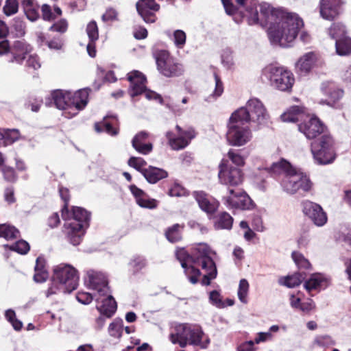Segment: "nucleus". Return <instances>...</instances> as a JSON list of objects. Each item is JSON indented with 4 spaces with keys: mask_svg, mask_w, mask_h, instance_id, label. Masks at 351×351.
Segmentation results:
<instances>
[{
    "mask_svg": "<svg viewBox=\"0 0 351 351\" xmlns=\"http://www.w3.org/2000/svg\"><path fill=\"white\" fill-rule=\"evenodd\" d=\"M226 12L234 16L245 11L250 25L259 24L268 27L270 41L283 47L290 44L297 37L303 27L302 19L295 13L283 8H274L267 3H258V0H221Z\"/></svg>",
    "mask_w": 351,
    "mask_h": 351,
    "instance_id": "1",
    "label": "nucleus"
},
{
    "mask_svg": "<svg viewBox=\"0 0 351 351\" xmlns=\"http://www.w3.org/2000/svg\"><path fill=\"white\" fill-rule=\"evenodd\" d=\"M216 253L208 244L199 243L193 245L190 250L185 248L177 250L176 255L181 263L184 274L189 281L193 285L199 282L202 275L200 270L196 267H200L205 272L200 283L202 286H208L211 281L217 276V269L213 256Z\"/></svg>",
    "mask_w": 351,
    "mask_h": 351,
    "instance_id": "2",
    "label": "nucleus"
},
{
    "mask_svg": "<svg viewBox=\"0 0 351 351\" xmlns=\"http://www.w3.org/2000/svg\"><path fill=\"white\" fill-rule=\"evenodd\" d=\"M219 182L227 186L228 194L222 198L226 208L233 210H251L255 206L254 202L241 189H236L243 183V177H219Z\"/></svg>",
    "mask_w": 351,
    "mask_h": 351,
    "instance_id": "3",
    "label": "nucleus"
},
{
    "mask_svg": "<svg viewBox=\"0 0 351 351\" xmlns=\"http://www.w3.org/2000/svg\"><path fill=\"white\" fill-rule=\"evenodd\" d=\"M79 275L77 269L69 264L61 263L54 267L49 287L46 296L59 293H71L77 289Z\"/></svg>",
    "mask_w": 351,
    "mask_h": 351,
    "instance_id": "4",
    "label": "nucleus"
},
{
    "mask_svg": "<svg viewBox=\"0 0 351 351\" xmlns=\"http://www.w3.org/2000/svg\"><path fill=\"white\" fill-rule=\"evenodd\" d=\"M90 215L82 207L73 206L69 211V219L65 221L64 228L68 241L73 245H79L89 226Z\"/></svg>",
    "mask_w": 351,
    "mask_h": 351,
    "instance_id": "5",
    "label": "nucleus"
},
{
    "mask_svg": "<svg viewBox=\"0 0 351 351\" xmlns=\"http://www.w3.org/2000/svg\"><path fill=\"white\" fill-rule=\"evenodd\" d=\"M157 69L159 73L166 77H176L183 75L184 67L183 64L168 50L156 49L153 53Z\"/></svg>",
    "mask_w": 351,
    "mask_h": 351,
    "instance_id": "6",
    "label": "nucleus"
},
{
    "mask_svg": "<svg viewBox=\"0 0 351 351\" xmlns=\"http://www.w3.org/2000/svg\"><path fill=\"white\" fill-rule=\"evenodd\" d=\"M263 72L276 89L285 92L291 91L295 77L287 68L271 64L265 66Z\"/></svg>",
    "mask_w": 351,
    "mask_h": 351,
    "instance_id": "7",
    "label": "nucleus"
},
{
    "mask_svg": "<svg viewBox=\"0 0 351 351\" xmlns=\"http://www.w3.org/2000/svg\"><path fill=\"white\" fill-rule=\"evenodd\" d=\"M252 137L249 124L232 113L228 123L226 139L228 144L240 147L248 143Z\"/></svg>",
    "mask_w": 351,
    "mask_h": 351,
    "instance_id": "8",
    "label": "nucleus"
},
{
    "mask_svg": "<svg viewBox=\"0 0 351 351\" xmlns=\"http://www.w3.org/2000/svg\"><path fill=\"white\" fill-rule=\"evenodd\" d=\"M233 113L247 124L251 122L256 123L257 128L265 123L268 117L264 105L256 98L250 99L245 107L240 108Z\"/></svg>",
    "mask_w": 351,
    "mask_h": 351,
    "instance_id": "9",
    "label": "nucleus"
},
{
    "mask_svg": "<svg viewBox=\"0 0 351 351\" xmlns=\"http://www.w3.org/2000/svg\"><path fill=\"white\" fill-rule=\"evenodd\" d=\"M311 149L315 160L320 165L331 163L335 158V141L328 134L312 142Z\"/></svg>",
    "mask_w": 351,
    "mask_h": 351,
    "instance_id": "10",
    "label": "nucleus"
},
{
    "mask_svg": "<svg viewBox=\"0 0 351 351\" xmlns=\"http://www.w3.org/2000/svg\"><path fill=\"white\" fill-rule=\"evenodd\" d=\"M176 130L178 135L172 131H168L165 136L171 149L178 151L186 148L191 143L195 137V132L193 128L184 130L178 125L176 126Z\"/></svg>",
    "mask_w": 351,
    "mask_h": 351,
    "instance_id": "11",
    "label": "nucleus"
},
{
    "mask_svg": "<svg viewBox=\"0 0 351 351\" xmlns=\"http://www.w3.org/2000/svg\"><path fill=\"white\" fill-rule=\"evenodd\" d=\"M298 130L308 139H315L320 135L326 134L327 128L317 117L308 114L302 122L298 124Z\"/></svg>",
    "mask_w": 351,
    "mask_h": 351,
    "instance_id": "12",
    "label": "nucleus"
},
{
    "mask_svg": "<svg viewBox=\"0 0 351 351\" xmlns=\"http://www.w3.org/2000/svg\"><path fill=\"white\" fill-rule=\"evenodd\" d=\"M322 61L319 53L310 51L302 56L296 62L295 70L300 75L308 74L314 68L321 66Z\"/></svg>",
    "mask_w": 351,
    "mask_h": 351,
    "instance_id": "13",
    "label": "nucleus"
},
{
    "mask_svg": "<svg viewBox=\"0 0 351 351\" xmlns=\"http://www.w3.org/2000/svg\"><path fill=\"white\" fill-rule=\"evenodd\" d=\"M279 180L284 191L289 193H295L299 190L308 191L312 183L308 177H281Z\"/></svg>",
    "mask_w": 351,
    "mask_h": 351,
    "instance_id": "14",
    "label": "nucleus"
},
{
    "mask_svg": "<svg viewBox=\"0 0 351 351\" xmlns=\"http://www.w3.org/2000/svg\"><path fill=\"white\" fill-rule=\"evenodd\" d=\"M303 212L317 226H323L327 222L326 213L317 204L309 201L304 202Z\"/></svg>",
    "mask_w": 351,
    "mask_h": 351,
    "instance_id": "15",
    "label": "nucleus"
},
{
    "mask_svg": "<svg viewBox=\"0 0 351 351\" xmlns=\"http://www.w3.org/2000/svg\"><path fill=\"white\" fill-rule=\"evenodd\" d=\"M127 80L130 84L129 93L132 97L140 95L146 90L147 79L141 71L134 70L128 73Z\"/></svg>",
    "mask_w": 351,
    "mask_h": 351,
    "instance_id": "16",
    "label": "nucleus"
},
{
    "mask_svg": "<svg viewBox=\"0 0 351 351\" xmlns=\"http://www.w3.org/2000/svg\"><path fill=\"white\" fill-rule=\"evenodd\" d=\"M87 282L90 289L97 291V294L107 295L110 292L106 276L99 271L88 270Z\"/></svg>",
    "mask_w": 351,
    "mask_h": 351,
    "instance_id": "17",
    "label": "nucleus"
},
{
    "mask_svg": "<svg viewBox=\"0 0 351 351\" xmlns=\"http://www.w3.org/2000/svg\"><path fill=\"white\" fill-rule=\"evenodd\" d=\"M266 170L269 173L279 176H305L300 169L294 167L283 158H281L278 162H273Z\"/></svg>",
    "mask_w": 351,
    "mask_h": 351,
    "instance_id": "18",
    "label": "nucleus"
},
{
    "mask_svg": "<svg viewBox=\"0 0 351 351\" xmlns=\"http://www.w3.org/2000/svg\"><path fill=\"white\" fill-rule=\"evenodd\" d=\"M95 300L97 303V309L104 315L106 317H112L117 311V304L110 291L107 295H95Z\"/></svg>",
    "mask_w": 351,
    "mask_h": 351,
    "instance_id": "19",
    "label": "nucleus"
},
{
    "mask_svg": "<svg viewBox=\"0 0 351 351\" xmlns=\"http://www.w3.org/2000/svg\"><path fill=\"white\" fill-rule=\"evenodd\" d=\"M90 89L88 88L80 89L75 93L68 92L69 109L74 110V114L82 110L88 104Z\"/></svg>",
    "mask_w": 351,
    "mask_h": 351,
    "instance_id": "20",
    "label": "nucleus"
},
{
    "mask_svg": "<svg viewBox=\"0 0 351 351\" xmlns=\"http://www.w3.org/2000/svg\"><path fill=\"white\" fill-rule=\"evenodd\" d=\"M128 163L129 166L136 169L141 173L143 176H168V173L162 169L153 166H148L147 167V162L142 158L131 157L128 160Z\"/></svg>",
    "mask_w": 351,
    "mask_h": 351,
    "instance_id": "21",
    "label": "nucleus"
},
{
    "mask_svg": "<svg viewBox=\"0 0 351 351\" xmlns=\"http://www.w3.org/2000/svg\"><path fill=\"white\" fill-rule=\"evenodd\" d=\"M189 324H176L172 327V330L169 334V340L173 344H179L181 348H185L187 346V332L191 330L189 329Z\"/></svg>",
    "mask_w": 351,
    "mask_h": 351,
    "instance_id": "22",
    "label": "nucleus"
},
{
    "mask_svg": "<svg viewBox=\"0 0 351 351\" xmlns=\"http://www.w3.org/2000/svg\"><path fill=\"white\" fill-rule=\"evenodd\" d=\"M323 93L328 97V104L334 106L343 96V90L333 82H325L322 85Z\"/></svg>",
    "mask_w": 351,
    "mask_h": 351,
    "instance_id": "23",
    "label": "nucleus"
},
{
    "mask_svg": "<svg viewBox=\"0 0 351 351\" xmlns=\"http://www.w3.org/2000/svg\"><path fill=\"white\" fill-rule=\"evenodd\" d=\"M339 3L321 0L319 12L322 17L328 21H333L339 15Z\"/></svg>",
    "mask_w": 351,
    "mask_h": 351,
    "instance_id": "24",
    "label": "nucleus"
},
{
    "mask_svg": "<svg viewBox=\"0 0 351 351\" xmlns=\"http://www.w3.org/2000/svg\"><path fill=\"white\" fill-rule=\"evenodd\" d=\"M194 197L197 200L200 208L207 213H214L218 208L219 203L214 199H210L208 195L203 191L194 192Z\"/></svg>",
    "mask_w": 351,
    "mask_h": 351,
    "instance_id": "25",
    "label": "nucleus"
},
{
    "mask_svg": "<svg viewBox=\"0 0 351 351\" xmlns=\"http://www.w3.org/2000/svg\"><path fill=\"white\" fill-rule=\"evenodd\" d=\"M308 114L306 112V108L304 106H291L281 116V119L284 122H298L303 121Z\"/></svg>",
    "mask_w": 351,
    "mask_h": 351,
    "instance_id": "26",
    "label": "nucleus"
},
{
    "mask_svg": "<svg viewBox=\"0 0 351 351\" xmlns=\"http://www.w3.org/2000/svg\"><path fill=\"white\" fill-rule=\"evenodd\" d=\"M130 190L134 196L137 204L141 207L149 209L157 207V201L154 199H150L143 191L138 189L135 185H130Z\"/></svg>",
    "mask_w": 351,
    "mask_h": 351,
    "instance_id": "27",
    "label": "nucleus"
},
{
    "mask_svg": "<svg viewBox=\"0 0 351 351\" xmlns=\"http://www.w3.org/2000/svg\"><path fill=\"white\" fill-rule=\"evenodd\" d=\"M147 133L141 132L133 138L132 147L140 154L146 155L152 151L153 145L151 143H147Z\"/></svg>",
    "mask_w": 351,
    "mask_h": 351,
    "instance_id": "28",
    "label": "nucleus"
},
{
    "mask_svg": "<svg viewBox=\"0 0 351 351\" xmlns=\"http://www.w3.org/2000/svg\"><path fill=\"white\" fill-rule=\"evenodd\" d=\"M189 329L191 331L187 332V344L200 346L202 348H206L209 340H207L206 343L202 341L204 336L202 328L198 325L189 324Z\"/></svg>",
    "mask_w": 351,
    "mask_h": 351,
    "instance_id": "29",
    "label": "nucleus"
},
{
    "mask_svg": "<svg viewBox=\"0 0 351 351\" xmlns=\"http://www.w3.org/2000/svg\"><path fill=\"white\" fill-rule=\"evenodd\" d=\"M117 121L116 116H106L102 121L95 123V130L97 132H106L110 135L115 136L118 134L119 130L113 125Z\"/></svg>",
    "mask_w": 351,
    "mask_h": 351,
    "instance_id": "30",
    "label": "nucleus"
},
{
    "mask_svg": "<svg viewBox=\"0 0 351 351\" xmlns=\"http://www.w3.org/2000/svg\"><path fill=\"white\" fill-rule=\"evenodd\" d=\"M36 40L39 45H47L51 49L60 50L63 47V40L59 36L50 38L48 35L40 32L36 33Z\"/></svg>",
    "mask_w": 351,
    "mask_h": 351,
    "instance_id": "31",
    "label": "nucleus"
},
{
    "mask_svg": "<svg viewBox=\"0 0 351 351\" xmlns=\"http://www.w3.org/2000/svg\"><path fill=\"white\" fill-rule=\"evenodd\" d=\"M329 280L321 274H315L311 276L304 283L305 289L310 293L313 290H320L326 288Z\"/></svg>",
    "mask_w": 351,
    "mask_h": 351,
    "instance_id": "32",
    "label": "nucleus"
},
{
    "mask_svg": "<svg viewBox=\"0 0 351 351\" xmlns=\"http://www.w3.org/2000/svg\"><path fill=\"white\" fill-rule=\"evenodd\" d=\"M27 51L24 43L20 40L15 41L11 47L10 53L12 54V58L10 62L22 64L25 59Z\"/></svg>",
    "mask_w": 351,
    "mask_h": 351,
    "instance_id": "33",
    "label": "nucleus"
},
{
    "mask_svg": "<svg viewBox=\"0 0 351 351\" xmlns=\"http://www.w3.org/2000/svg\"><path fill=\"white\" fill-rule=\"evenodd\" d=\"M22 6L25 16L29 21L34 22L39 19L40 6L35 0H23Z\"/></svg>",
    "mask_w": 351,
    "mask_h": 351,
    "instance_id": "34",
    "label": "nucleus"
},
{
    "mask_svg": "<svg viewBox=\"0 0 351 351\" xmlns=\"http://www.w3.org/2000/svg\"><path fill=\"white\" fill-rule=\"evenodd\" d=\"M184 224L175 223L167 228L165 232L166 239L171 243H176L182 240Z\"/></svg>",
    "mask_w": 351,
    "mask_h": 351,
    "instance_id": "35",
    "label": "nucleus"
},
{
    "mask_svg": "<svg viewBox=\"0 0 351 351\" xmlns=\"http://www.w3.org/2000/svg\"><path fill=\"white\" fill-rule=\"evenodd\" d=\"M34 269V280L37 282H45L48 277V272L46 269V261L43 257L38 256L37 258Z\"/></svg>",
    "mask_w": 351,
    "mask_h": 351,
    "instance_id": "36",
    "label": "nucleus"
},
{
    "mask_svg": "<svg viewBox=\"0 0 351 351\" xmlns=\"http://www.w3.org/2000/svg\"><path fill=\"white\" fill-rule=\"evenodd\" d=\"M52 99L55 106L60 110L69 109L68 92H63L61 90H54L51 93Z\"/></svg>",
    "mask_w": 351,
    "mask_h": 351,
    "instance_id": "37",
    "label": "nucleus"
},
{
    "mask_svg": "<svg viewBox=\"0 0 351 351\" xmlns=\"http://www.w3.org/2000/svg\"><path fill=\"white\" fill-rule=\"evenodd\" d=\"M233 218L227 212L220 213L215 219V228L216 229L230 230L233 224Z\"/></svg>",
    "mask_w": 351,
    "mask_h": 351,
    "instance_id": "38",
    "label": "nucleus"
},
{
    "mask_svg": "<svg viewBox=\"0 0 351 351\" xmlns=\"http://www.w3.org/2000/svg\"><path fill=\"white\" fill-rule=\"evenodd\" d=\"M336 52L339 56H348L351 53V38L344 36L335 42Z\"/></svg>",
    "mask_w": 351,
    "mask_h": 351,
    "instance_id": "39",
    "label": "nucleus"
},
{
    "mask_svg": "<svg viewBox=\"0 0 351 351\" xmlns=\"http://www.w3.org/2000/svg\"><path fill=\"white\" fill-rule=\"evenodd\" d=\"M304 278L305 276L303 274L295 273L293 275L280 278L278 282L281 285L286 286L289 288H293L300 285Z\"/></svg>",
    "mask_w": 351,
    "mask_h": 351,
    "instance_id": "40",
    "label": "nucleus"
},
{
    "mask_svg": "<svg viewBox=\"0 0 351 351\" xmlns=\"http://www.w3.org/2000/svg\"><path fill=\"white\" fill-rule=\"evenodd\" d=\"M328 33L332 39L337 40L339 38L346 36L347 34L346 26L340 22L332 23L328 29Z\"/></svg>",
    "mask_w": 351,
    "mask_h": 351,
    "instance_id": "41",
    "label": "nucleus"
},
{
    "mask_svg": "<svg viewBox=\"0 0 351 351\" xmlns=\"http://www.w3.org/2000/svg\"><path fill=\"white\" fill-rule=\"evenodd\" d=\"M20 236V232L14 226L7 223L0 224V237L6 240H12L17 239Z\"/></svg>",
    "mask_w": 351,
    "mask_h": 351,
    "instance_id": "42",
    "label": "nucleus"
},
{
    "mask_svg": "<svg viewBox=\"0 0 351 351\" xmlns=\"http://www.w3.org/2000/svg\"><path fill=\"white\" fill-rule=\"evenodd\" d=\"M59 194L61 199L64 202V206L62 208V219H69V202L70 200L69 191L67 188L59 185L58 187Z\"/></svg>",
    "mask_w": 351,
    "mask_h": 351,
    "instance_id": "43",
    "label": "nucleus"
},
{
    "mask_svg": "<svg viewBox=\"0 0 351 351\" xmlns=\"http://www.w3.org/2000/svg\"><path fill=\"white\" fill-rule=\"evenodd\" d=\"M219 171L218 176H241V171L230 165L227 159H222L219 165Z\"/></svg>",
    "mask_w": 351,
    "mask_h": 351,
    "instance_id": "44",
    "label": "nucleus"
},
{
    "mask_svg": "<svg viewBox=\"0 0 351 351\" xmlns=\"http://www.w3.org/2000/svg\"><path fill=\"white\" fill-rule=\"evenodd\" d=\"M123 331V321L120 318H116L113 320L108 327L109 335L114 338L119 339L122 336Z\"/></svg>",
    "mask_w": 351,
    "mask_h": 351,
    "instance_id": "45",
    "label": "nucleus"
},
{
    "mask_svg": "<svg viewBox=\"0 0 351 351\" xmlns=\"http://www.w3.org/2000/svg\"><path fill=\"white\" fill-rule=\"evenodd\" d=\"M138 13L143 18V21L147 23H154L156 20V16L154 12L149 8H144L138 5V8H136Z\"/></svg>",
    "mask_w": 351,
    "mask_h": 351,
    "instance_id": "46",
    "label": "nucleus"
},
{
    "mask_svg": "<svg viewBox=\"0 0 351 351\" xmlns=\"http://www.w3.org/2000/svg\"><path fill=\"white\" fill-rule=\"evenodd\" d=\"M249 291V283L247 280L241 279L239 282L238 289V297L239 300L243 303H247V295Z\"/></svg>",
    "mask_w": 351,
    "mask_h": 351,
    "instance_id": "47",
    "label": "nucleus"
},
{
    "mask_svg": "<svg viewBox=\"0 0 351 351\" xmlns=\"http://www.w3.org/2000/svg\"><path fill=\"white\" fill-rule=\"evenodd\" d=\"M86 34L90 41H97L99 39V28L96 21H91L86 26Z\"/></svg>",
    "mask_w": 351,
    "mask_h": 351,
    "instance_id": "48",
    "label": "nucleus"
},
{
    "mask_svg": "<svg viewBox=\"0 0 351 351\" xmlns=\"http://www.w3.org/2000/svg\"><path fill=\"white\" fill-rule=\"evenodd\" d=\"M130 265L132 267L133 273L136 274L146 267L147 261L143 256H135L133 259L131 260Z\"/></svg>",
    "mask_w": 351,
    "mask_h": 351,
    "instance_id": "49",
    "label": "nucleus"
},
{
    "mask_svg": "<svg viewBox=\"0 0 351 351\" xmlns=\"http://www.w3.org/2000/svg\"><path fill=\"white\" fill-rule=\"evenodd\" d=\"M9 247L11 250L15 251L21 254H27L30 249L29 243L24 240H19L10 245Z\"/></svg>",
    "mask_w": 351,
    "mask_h": 351,
    "instance_id": "50",
    "label": "nucleus"
},
{
    "mask_svg": "<svg viewBox=\"0 0 351 351\" xmlns=\"http://www.w3.org/2000/svg\"><path fill=\"white\" fill-rule=\"evenodd\" d=\"M19 10L18 0H6L3 8V13L6 16H11L16 14Z\"/></svg>",
    "mask_w": 351,
    "mask_h": 351,
    "instance_id": "51",
    "label": "nucleus"
},
{
    "mask_svg": "<svg viewBox=\"0 0 351 351\" xmlns=\"http://www.w3.org/2000/svg\"><path fill=\"white\" fill-rule=\"evenodd\" d=\"M292 258L300 269H308L311 266L309 261L299 252H293L292 253Z\"/></svg>",
    "mask_w": 351,
    "mask_h": 351,
    "instance_id": "52",
    "label": "nucleus"
},
{
    "mask_svg": "<svg viewBox=\"0 0 351 351\" xmlns=\"http://www.w3.org/2000/svg\"><path fill=\"white\" fill-rule=\"evenodd\" d=\"M214 77L215 81V88L213 94L209 96L208 99H216L223 93V84L217 73H214Z\"/></svg>",
    "mask_w": 351,
    "mask_h": 351,
    "instance_id": "53",
    "label": "nucleus"
},
{
    "mask_svg": "<svg viewBox=\"0 0 351 351\" xmlns=\"http://www.w3.org/2000/svg\"><path fill=\"white\" fill-rule=\"evenodd\" d=\"M69 27L68 21L64 19H61L55 22L49 28V30L51 32H56L60 34L65 33Z\"/></svg>",
    "mask_w": 351,
    "mask_h": 351,
    "instance_id": "54",
    "label": "nucleus"
},
{
    "mask_svg": "<svg viewBox=\"0 0 351 351\" xmlns=\"http://www.w3.org/2000/svg\"><path fill=\"white\" fill-rule=\"evenodd\" d=\"M186 40V35L185 32L180 29H177L173 32V42L175 45L179 48L182 49L185 45Z\"/></svg>",
    "mask_w": 351,
    "mask_h": 351,
    "instance_id": "55",
    "label": "nucleus"
},
{
    "mask_svg": "<svg viewBox=\"0 0 351 351\" xmlns=\"http://www.w3.org/2000/svg\"><path fill=\"white\" fill-rule=\"evenodd\" d=\"M227 155L229 159L237 166L242 167L245 165L244 158L234 149H230Z\"/></svg>",
    "mask_w": 351,
    "mask_h": 351,
    "instance_id": "56",
    "label": "nucleus"
},
{
    "mask_svg": "<svg viewBox=\"0 0 351 351\" xmlns=\"http://www.w3.org/2000/svg\"><path fill=\"white\" fill-rule=\"evenodd\" d=\"M209 302L218 308L224 307L220 293L218 291H212L209 293Z\"/></svg>",
    "mask_w": 351,
    "mask_h": 351,
    "instance_id": "57",
    "label": "nucleus"
},
{
    "mask_svg": "<svg viewBox=\"0 0 351 351\" xmlns=\"http://www.w3.org/2000/svg\"><path fill=\"white\" fill-rule=\"evenodd\" d=\"M42 18L45 21H52L57 17L55 14L52 12L51 6L48 4H43L41 7Z\"/></svg>",
    "mask_w": 351,
    "mask_h": 351,
    "instance_id": "58",
    "label": "nucleus"
},
{
    "mask_svg": "<svg viewBox=\"0 0 351 351\" xmlns=\"http://www.w3.org/2000/svg\"><path fill=\"white\" fill-rule=\"evenodd\" d=\"M138 5L142 8H149L154 11H158L160 8V5L156 3L155 0H139L136 4V8Z\"/></svg>",
    "mask_w": 351,
    "mask_h": 351,
    "instance_id": "59",
    "label": "nucleus"
},
{
    "mask_svg": "<svg viewBox=\"0 0 351 351\" xmlns=\"http://www.w3.org/2000/svg\"><path fill=\"white\" fill-rule=\"evenodd\" d=\"M169 194L171 196H184L186 194V189L178 184H175L169 191Z\"/></svg>",
    "mask_w": 351,
    "mask_h": 351,
    "instance_id": "60",
    "label": "nucleus"
},
{
    "mask_svg": "<svg viewBox=\"0 0 351 351\" xmlns=\"http://www.w3.org/2000/svg\"><path fill=\"white\" fill-rule=\"evenodd\" d=\"M102 20L105 22H112L117 20V12L112 8L108 9L102 15Z\"/></svg>",
    "mask_w": 351,
    "mask_h": 351,
    "instance_id": "61",
    "label": "nucleus"
},
{
    "mask_svg": "<svg viewBox=\"0 0 351 351\" xmlns=\"http://www.w3.org/2000/svg\"><path fill=\"white\" fill-rule=\"evenodd\" d=\"M76 299L77 301L84 304H90L93 298L91 294L86 292H78L76 295Z\"/></svg>",
    "mask_w": 351,
    "mask_h": 351,
    "instance_id": "62",
    "label": "nucleus"
},
{
    "mask_svg": "<svg viewBox=\"0 0 351 351\" xmlns=\"http://www.w3.org/2000/svg\"><path fill=\"white\" fill-rule=\"evenodd\" d=\"M26 66L36 70L40 67L39 58L37 56H29L26 61Z\"/></svg>",
    "mask_w": 351,
    "mask_h": 351,
    "instance_id": "63",
    "label": "nucleus"
},
{
    "mask_svg": "<svg viewBox=\"0 0 351 351\" xmlns=\"http://www.w3.org/2000/svg\"><path fill=\"white\" fill-rule=\"evenodd\" d=\"M3 196L5 201L9 204H13L16 202L14 191L12 187L6 188L4 191Z\"/></svg>",
    "mask_w": 351,
    "mask_h": 351,
    "instance_id": "64",
    "label": "nucleus"
}]
</instances>
